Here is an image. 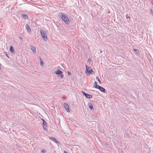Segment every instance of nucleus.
<instances>
[{"instance_id": "10", "label": "nucleus", "mask_w": 153, "mask_h": 153, "mask_svg": "<svg viewBox=\"0 0 153 153\" xmlns=\"http://www.w3.org/2000/svg\"><path fill=\"white\" fill-rule=\"evenodd\" d=\"M22 17L24 19H27L28 16L26 14H22Z\"/></svg>"}, {"instance_id": "17", "label": "nucleus", "mask_w": 153, "mask_h": 153, "mask_svg": "<svg viewBox=\"0 0 153 153\" xmlns=\"http://www.w3.org/2000/svg\"><path fill=\"white\" fill-rule=\"evenodd\" d=\"M134 50L137 53L138 52V50L137 49H134Z\"/></svg>"}, {"instance_id": "22", "label": "nucleus", "mask_w": 153, "mask_h": 153, "mask_svg": "<svg viewBox=\"0 0 153 153\" xmlns=\"http://www.w3.org/2000/svg\"><path fill=\"white\" fill-rule=\"evenodd\" d=\"M39 59H40V62H41L43 61L42 59L41 58H39Z\"/></svg>"}, {"instance_id": "14", "label": "nucleus", "mask_w": 153, "mask_h": 153, "mask_svg": "<svg viewBox=\"0 0 153 153\" xmlns=\"http://www.w3.org/2000/svg\"><path fill=\"white\" fill-rule=\"evenodd\" d=\"M10 51L12 53L14 51V50L13 49V47L12 46H10Z\"/></svg>"}, {"instance_id": "13", "label": "nucleus", "mask_w": 153, "mask_h": 153, "mask_svg": "<svg viewBox=\"0 0 153 153\" xmlns=\"http://www.w3.org/2000/svg\"><path fill=\"white\" fill-rule=\"evenodd\" d=\"M99 89L102 92H105V89L103 87H101Z\"/></svg>"}, {"instance_id": "3", "label": "nucleus", "mask_w": 153, "mask_h": 153, "mask_svg": "<svg viewBox=\"0 0 153 153\" xmlns=\"http://www.w3.org/2000/svg\"><path fill=\"white\" fill-rule=\"evenodd\" d=\"M54 73L57 74L59 75V76H60L61 78L63 79V78L64 75L62 74V72L59 69H58L57 71L55 72Z\"/></svg>"}, {"instance_id": "6", "label": "nucleus", "mask_w": 153, "mask_h": 153, "mask_svg": "<svg viewBox=\"0 0 153 153\" xmlns=\"http://www.w3.org/2000/svg\"><path fill=\"white\" fill-rule=\"evenodd\" d=\"M82 93L83 95L88 98L91 99L92 97V96L91 95L86 94L85 92L82 91Z\"/></svg>"}, {"instance_id": "26", "label": "nucleus", "mask_w": 153, "mask_h": 153, "mask_svg": "<svg viewBox=\"0 0 153 153\" xmlns=\"http://www.w3.org/2000/svg\"><path fill=\"white\" fill-rule=\"evenodd\" d=\"M151 12H152V9H151Z\"/></svg>"}, {"instance_id": "9", "label": "nucleus", "mask_w": 153, "mask_h": 153, "mask_svg": "<svg viewBox=\"0 0 153 153\" xmlns=\"http://www.w3.org/2000/svg\"><path fill=\"white\" fill-rule=\"evenodd\" d=\"M25 27L28 32H30L31 31L29 26L27 24H26L25 25Z\"/></svg>"}, {"instance_id": "24", "label": "nucleus", "mask_w": 153, "mask_h": 153, "mask_svg": "<svg viewBox=\"0 0 153 153\" xmlns=\"http://www.w3.org/2000/svg\"><path fill=\"white\" fill-rule=\"evenodd\" d=\"M63 99H65V98H66V97H63Z\"/></svg>"}, {"instance_id": "23", "label": "nucleus", "mask_w": 153, "mask_h": 153, "mask_svg": "<svg viewBox=\"0 0 153 153\" xmlns=\"http://www.w3.org/2000/svg\"><path fill=\"white\" fill-rule=\"evenodd\" d=\"M96 79H97V80H98V79H99L98 76H97L96 77Z\"/></svg>"}, {"instance_id": "1", "label": "nucleus", "mask_w": 153, "mask_h": 153, "mask_svg": "<svg viewBox=\"0 0 153 153\" xmlns=\"http://www.w3.org/2000/svg\"><path fill=\"white\" fill-rule=\"evenodd\" d=\"M59 15L61 18L64 22L67 24H69V21L68 18L65 14L62 13H59Z\"/></svg>"}, {"instance_id": "18", "label": "nucleus", "mask_w": 153, "mask_h": 153, "mask_svg": "<svg viewBox=\"0 0 153 153\" xmlns=\"http://www.w3.org/2000/svg\"><path fill=\"white\" fill-rule=\"evenodd\" d=\"M45 152H46V151L45 149H42V150L41 151V152L43 153H45Z\"/></svg>"}, {"instance_id": "4", "label": "nucleus", "mask_w": 153, "mask_h": 153, "mask_svg": "<svg viewBox=\"0 0 153 153\" xmlns=\"http://www.w3.org/2000/svg\"><path fill=\"white\" fill-rule=\"evenodd\" d=\"M86 72L90 74H93V73H94V72L93 71L92 68H89V67L87 65H86Z\"/></svg>"}, {"instance_id": "8", "label": "nucleus", "mask_w": 153, "mask_h": 153, "mask_svg": "<svg viewBox=\"0 0 153 153\" xmlns=\"http://www.w3.org/2000/svg\"><path fill=\"white\" fill-rule=\"evenodd\" d=\"M49 138L56 143H58L57 140L54 137H49Z\"/></svg>"}, {"instance_id": "5", "label": "nucleus", "mask_w": 153, "mask_h": 153, "mask_svg": "<svg viewBox=\"0 0 153 153\" xmlns=\"http://www.w3.org/2000/svg\"><path fill=\"white\" fill-rule=\"evenodd\" d=\"M43 121L42 125L43 128L45 131H47V124L46 121L43 119H42Z\"/></svg>"}, {"instance_id": "2", "label": "nucleus", "mask_w": 153, "mask_h": 153, "mask_svg": "<svg viewBox=\"0 0 153 153\" xmlns=\"http://www.w3.org/2000/svg\"><path fill=\"white\" fill-rule=\"evenodd\" d=\"M40 33L43 40L45 41H47V37L46 33L45 32L43 31L42 30H40Z\"/></svg>"}, {"instance_id": "19", "label": "nucleus", "mask_w": 153, "mask_h": 153, "mask_svg": "<svg viewBox=\"0 0 153 153\" xmlns=\"http://www.w3.org/2000/svg\"><path fill=\"white\" fill-rule=\"evenodd\" d=\"M40 64L41 65H42L43 64V61L41 62H40Z\"/></svg>"}, {"instance_id": "12", "label": "nucleus", "mask_w": 153, "mask_h": 153, "mask_svg": "<svg viewBox=\"0 0 153 153\" xmlns=\"http://www.w3.org/2000/svg\"><path fill=\"white\" fill-rule=\"evenodd\" d=\"M88 106H89V108L91 110H92L94 109V108L93 107V105L92 104L89 103L88 104Z\"/></svg>"}, {"instance_id": "16", "label": "nucleus", "mask_w": 153, "mask_h": 153, "mask_svg": "<svg viewBox=\"0 0 153 153\" xmlns=\"http://www.w3.org/2000/svg\"><path fill=\"white\" fill-rule=\"evenodd\" d=\"M126 18L127 19H130V17L128 16V15H126Z\"/></svg>"}, {"instance_id": "21", "label": "nucleus", "mask_w": 153, "mask_h": 153, "mask_svg": "<svg viewBox=\"0 0 153 153\" xmlns=\"http://www.w3.org/2000/svg\"><path fill=\"white\" fill-rule=\"evenodd\" d=\"M98 81L99 82L100 84V83H102V82H101V81H100V79H98Z\"/></svg>"}, {"instance_id": "20", "label": "nucleus", "mask_w": 153, "mask_h": 153, "mask_svg": "<svg viewBox=\"0 0 153 153\" xmlns=\"http://www.w3.org/2000/svg\"><path fill=\"white\" fill-rule=\"evenodd\" d=\"M96 85H97V82H95L94 83V85L95 86Z\"/></svg>"}, {"instance_id": "7", "label": "nucleus", "mask_w": 153, "mask_h": 153, "mask_svg": "<svg viewBox=\"0 0 153 153\" xmlns=\"http://www.w3.org/2000/svg\"><path fill=\"white\" fill-rule=\"evenodd\" d=\"M64 106L67 111L68 112H70V109L68 104L67 103H65L64 104Z\"/></svg>"}, {"instance_id": "11", "label": "nucleus", "mask_w": 153, "mask_h": 153, "mask_svg": "<svg viewBox=\"0 0 153 153\" xmlns=\"http://www.w3.org/2000/svg\"><path fill=\"white\" fill-rule=\"evenodd\" d=\"M31 49L33 53H35L36 52V48L35 47L33 46H31Z\"/></svg>"}, {"instance_id": "15", "label": "nucleus", "mask_w": 153, "mask_h": 153, "mask_svg": "<svg viewBox=\"0 0 153 153\" xmlns=\"http://www.w3.org/2000/svg\"><path fill=\"white\" fill-rule=\"evenodd\" d=\"M101 87V86L97 85H96V86H95V87L96 88H98V89H99Z\"/></svg>"}, {"instance_id": "25", "label": "nucleus", "mask_w": 153, "mask_h": 153, "mask_svg": "<svg viewBox=\"0 0 153 153\" xmlns=\"http://www.w3.org/2000/svg\"><path fill=\"white\" fill-rule=\"evenodd\" d=\"M64 153H68L66 151H64Z\"/></svg>"}]
</instances>
